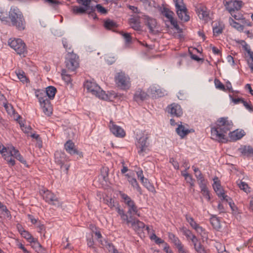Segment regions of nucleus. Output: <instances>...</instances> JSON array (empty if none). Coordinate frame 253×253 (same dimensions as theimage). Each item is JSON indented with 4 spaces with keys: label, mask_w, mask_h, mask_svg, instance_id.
<instances>
[{
    "label": "nucleus",
    "mask_w": 253,
    "mask_h": 253,
    "mask_svg": "<svg viewBox=\"0 0 253 253\" xmlns=\"http://www.w3.org/2000/svg\"><path fill=\"white\" fill-rule=\"evenodd\" d=\"M232 17L234 18L235 20H242L243 18V15L241 14H240L238 11L230 13Z\"/></svg>",
    "instance_id": "4d7b16f0"
},
{
    "label": "nucleus",
    "mask_w": 253,
    "mask_h": 253,
    "mask_svg": "<svg viewBox=\"0 0 253 253\" xmlns=\"http://www.w3.org/2000/svg\"><path fill=\"white\" fill-rule=\"evenodd\" d=\"M116 84L118 87L123 90H127L131 86L130 78L125 73H118L115 77Z\"/></svg>",
    "instance_id": "423d86ee"
},
{
    "label": "nucleus",
    "mask_w": 253,
    "mask_h": 253,
    "mask_svg": "<svg viewBox=\"0 0 253 253\" xmlns=\"http://www.w3.org/2000/svg\"><path fill=\"white\" fill-rule=\"evenodd\" d=\"M241 154L247 157H253V148L251 146H243L239 149Z\"/></svg>",
    "instance_id": "5701e85b"
},
{
    "label": "nucleus",
    "mask_w": 253,
    "mask_h": 253,
    "mask_svg": "<svg viewBox=\"0 0 253 253\" xmlns=\"http://www.w3.org/2000/svg\"><path fill=\"white\" fill-rule=\"evenodd\" d=\"M79 4H81L82 6L85 7L89 8L91 5H90L91 0H76Z\"/></svg>",
    "instance_id": "3c124183"
},
{
    "label": "nucleus",
    "mask_w": 253,
    "mask_h": 253,
    "mask_svg": "<svg viewBox=\"0 0 253 253\" xmlns=\"http://www.w3.org/2000/svg\"><path fill=\"white\" fill-rule=\"evenodd\" d=\"M177 249L178 253H189L188 251L184 249L183 245L178 247Z\"/></svg>",
    "instance_id": "774afa93"
},
{
    "label": "nucleus",
    "mask_w": 253,
    "mask_h": 253,
    "mask_svg": "<svg viewBox=\"0 0 253 253\" xmlns=\"http://www.w3.org/2000/svg\"><path fill=\"white\" fill-rule=\"evenodd\" d=\"M219 198H220L222 201H225L228 203L231 208L233 209L232 206L234 205V204L232 202V199L227 195H225L224 192L223 193V194L222 195V196H219Z\"/></svg>",
    "instance_id": "79ce46f5"
},
{
    "label": "nucleus",
    "mask_w": 253,
    "mask_h": 253,
    "mask_svg": "<svg viewBox=\"0 0 253 253\" xmlns=\"http://www.w3.org/2000/svg\"><path fill=\"white\" fill-rule=\"evenodd\" d=\"M8 45L18 54L25 53L27 51V48L25 43L20 39H9L8 41Z\"/></svg>",
    "instance_id": "6e6552de"
},
{
    "label": "nucleus",
    "mask_w": 253,
    "mask_h": 253,
    "mask_svg": "<svg viewBox=\"0 0 253 253\" xmlns=\"http://www.w3.org/2000/svg\"><path fill=\"white\" fill-rule=\"evenodd\" d=\"M185 218L186 221L190 224V226L194 229L196 226H197L198 224L196 223V222L194 220V218L191 216L186 214L185 215Z\"/></svg>",
    "instance_id": "37998d69"
},
{
    "label": "nucleus",
    "mask_w": 253,
    "mask_h": 253,
    "mask_svg": "<svg viewBox=\"0 0 253 253\" xmlns=\"http://www.w3.org/2000/svg\"><path fill=\"white\" fill-rule=\"evenodd\" d=\"M194 229L197 231V233L200 234L202 237H204L206 235V232L205 229H204L202 226L199 224L194 228Z\"/></svg>",
    "instance_id": "8fccbe9b"
},
{
    "label": "nucleus",
    "mask_w": 253,
    "mask_h": 253,
    "mask_svg": "<svg viewBox=\"0 0 253 253\" xmlns=\"http://www.w3.org/2000/svg\"><path fill=\"white\" fill-rule=\"evenodd\" d=\"M120 195L121 198L123 200L124 202L127 206L130 205L134 202V201L132 200L127 194L120 192Z\"/></svg>",
    "instance_id": "e433bc0d"
},
{
    "label": "nucleus",
    "mask_w": 253,
    "mask_h": 253,
    "mask_svg": "<svg viewBox=\"0 0 253 253\" xmlns=\"http://www.w3.org/2000/svg\"><path fill=\"white\" fill-rule=\"evenodd\" d=\"M168 237L176 248L183 245L179 238L174 234L169 232Z\"/></svg>",
    "instance_id": "7c9ffc66"
},
{
    "label": "nucleus",
    "mask_w": 253,
    "mask_h": 253,
    "mask_svg": "<svg viewBox=\"0 0 253 253\" xmlns=\"http://www.w3.org/2000/svg\"><path fill=\"white\" fill-rule=\"evenodd\" d=\"M168 112L172 117H179L182 114V110L181 106L176 103H172L167 107Z\"/></svg>",
    "instance_id": "4468645a"
},
{
    "label": "nucleus",
    "mask_w": 253,
    "mask_h": 253,
    "mask_svg": "<svg viewBox=\"0 0 253 253\" xmlns=\"http://www.w3.org/2000/svg\"><path fill=\"white\" fill-rule=\"evenodd\" d=\"M100 244L105 247L109 252L113 251L114 249H115L114 246L112 243L109 242L107 240L104 239V240H100L99 241Z\"/></svg>",
    "instance_id": "58836bf2"
},
{
    "label": "nucleus",
    "mask_w": 253,
    "mask_h": 253,
    "mask_svg": "<svg viewBox=\"0 0 253 253\" xmlns=\"http://www.w3.org/2000/svg\"><path fill=\"white\" fill-rule=\"evenodd\" d=\"M56 91V88L53 86H48L46 88V90L45 91L46 95L49 100L53 99L54 98Z\"/></svg>",
    "instance_id": "c756f323"
},
{
    "label": "nucleus",
    "mask_w": 253,
    "mask_h": 253,
    "mask_svg": "<svg viewBox=\"0 0 253 253\" xmlns=\"http://www.w3.org/2000/svg\"><path fill=\"white\" fill-rule=\"evenodd\" d=\"M127 207H128V209L127 213L130 216L131 215L133 212H136L137 207L136 206L135 202L130 205L127 206Z\"/></svg>",
    "instance_id": "a18cd8bd"
},
{
    "label": "nucleus",
    "mask_w": 253,
    "mask_h": 253,
    "mask_svg": "<svg viewBox=\"0 0 253 253\" xmlns=\"http://www.w3.org/2000/svg\"><path fill=\"white\" fill-rule=\"evenodd\" d=\"M21 235L23 238L26 239L29 242H30V240H34V238L28 231H23V233H21Z\"/></svg>",
    "instance_id": "de8ad7c7"
},
{
    "label": "nucleus",
    "mask_w": 253,
    "mask_h": 253,
    "mask_svg": "<svg viewBox=\"0 0 253 253\" xmlns=\"http://www.w3.org/2000/svg\"><path fill=\"white\" fill-rule=\"evenodd\" d=\"M123 37L125 41V42L126 44H129L131 43V37L130 35L128 33H124L123 35Z\"/></svg>",
    "instance_id": "bf43d9fd"
},
{
    "label": "nucleus",
    "mask_w": 253,
    "mask_h": 253,
    "mask_svg": "<svg viewBox=\"0 0 253 253\" xmlns=\"http://www.w3.org/2000/svg\"><path fill=\"white\" fill-rule=\"evenodd\" d=\"M148 138V137L146 136H142L138 139L136 146L139 155H144V153L145 152L149 144L147 142Z\"/></svg>",
    "instance_id": "9b49d317"
},
{
    "label": "nucleus",
    "mask_w": 253,
    "mask_h": 253,
    "mask_svg": "<svg viewBox=\"0 0 253 253\" xmlns=\"http://www.w3.org/2000/svg\"><path fill=\"white\" fill-rule=\"evenodd\" d=\"M45 103L41 104L45 115L49 116L52 114V108L50 100H46Z\"/></svg>",
    "instance_id": "cd10ccee"
},
{
    "label": "nucleus",
    "mask_w": 253,
    "mask_h": 253,
    "mask_svg": "<svg viewBox=\"0 0 253 253\" xmlns=\"http://www.w3.org/2000/svg\"><path fill=\"white\" fill-rule=\"evenodd\" d=\"M1 209V211L5 212V215L7 216L8 218H11V215L10 213V212L9 211V210L7 209V207L3 205V204L1 205V207L0 208Z\"/></svg>",
    "instance_id": "052dcab7"
},
{
    "label": "nucleus",
    "mask_w": 253,
    "mask_h": 253,
    "mask_svg": "<svg viewBox=\"0 0 253 253\" xmlns=\"http://www.w3.org/2000/svg\"><path fill=\"white\" fill-rule=\"evenodd\" d=\"M55 162L62 167L64 164L68 161V158L64 152L57 151L54 154Z\"/></svg>",
    "instance_id": "f3484780"
},
{
    "label": "nucleus",
    "mask_w": 253,
    "mask_h": 253,
    "mask_svg": "<svg viewBox=\"0 0 253 253\" xmlns=\"http://www.w3.org/2000/svg\"><path fill=\"white\" fill-rule=\"evenodd\" d=\"M210 222L213 228L217 230H219L221 227L220 220L216 215H211L210 218Z\"/></svg>",
    "instance_id": "c85d7f7f"
},
{
    "label": "nucleus",
    "mask_w": 253,
    "mask_h": 253,
    "mask_svg": "<svg viewBox=\"0 0 253 253\" xmlns=\"http://www.w3.org/2000/svg\"><path fill=\"white\" fill-rule=\"evenodd\" d=\"M180 231L182 232L183 234L185 235L187 239H190L191 238H192V236H194L195 235L193 234L192 232L187 229L185 227H182L180 229Z\"/></svg>",
    "instance_id": "c03bdc74"
},
{
    "label": "nucleus",
    "mask_w": 253,
    "mask_h": 253,
    "mask_svg": "<svg viewBox=\"0 0 253 253\" xmlns=\"http://www.w3.org/2000/svg\"><path fill=\"white\" fill-rule=\"evenodd\" d=\"M88 8L84 6L74 5L71 7V11L75 15L86 14Z\"/></svg>",
    "instance_id": "b1692460"
},
{
    "label": "nucleus",
    "mask_w": 253,
    "mask_h": 253,
    "mask_svg": "<svg viewBox=\"0 0 253 253\" xmlns=\"http://www.w3.org/2000/svg\"><path fill=\"white\" fill-rule=\"evenodd\" d=\"M214 84L216 88L222 91L226 90L225 85L218 79H215L214 80Z\"/></svg>",
    "instance_id": "49530a36"
},
{
    "label": "nucleus",
    "mask_w": 253,
    "mask_h": 253,
    "mask_svg": "<svg viewBox=\"0 0 253 253\" xmlns=\"http://www.w3.org/2000/svg\"><path fill=\"white\" fill-rule=\"evenodd\" d=\"M233 123L228 118L222 117L217 121L216 126L211 128L212 138L219 142L226 140V135L230 132L233 126Z\"/></svg>",
    "instance_id": "f257e3e1"
},
{
    "label": "nucleus",
    "mask_w": 253,
    "mask_h": 253,
    "mask_svg": "<svg viewBox=\"0 0 253 253\" xmlns=\"http://www.w3.org/2000/svg\"><path fill=\"white\" fill-rule=\"evenodd\" d=\"M141 18L143 19L145 25L148 28L149 33L151 34L153 33L154 29L157 26L156 20L145 15H142Z\"/></svg>",
    "instance_id": "dca6fc26"
},
{
    "label": "nucleus",
    "mask_w": 253,
    "mask_h": 253,
    "mask_svg": "<svg viewBox=\"0 0 253 253\" xmlns=\"http://www.w3.org/2000/svg\"><path fill=\"white\" fill-rule=\"evenodd\" d=\"M229 22L230 23V25L236 28L238 31H243L244 30V25H241L237 22L235 21L233 19L230 18Z\"/></svg>",
    "instance_id": "a19ab883"
},
{
    "label": "nucleus",
    "mask_w": 253,
    "mask_h": 253,
    "mask_svg": "<svg viewBox=\"0 0 253 253\" xmlns=\"http://www.w3.org/2000/svg\"><path fill=\"white\" fill-rule=\"evenodd\" d=\"M30 243H33V247L36 251L39 248H41V244L38 242V239L34 238V240H30Z\"/></svg>",
    "instance_id": "13d9d810"
},
{
    "label": "nucleus",
    "mask_w": 253,
    "mask_h": 253,
    "mask_svg": "<svg viewBox=\"0 0 253 253\" xmlns=\"http://www.w3.org/2000/svg\"><path fill=\"white\" fill-rule=\"evenodd\" d=\"M40 194L42 196L44 201L51 205H58L59 200L54 193L48 190L42 189L40 191Z\"/></svg>",
    "instance_id": "1a4fd4ad"
},
{
    "label": "nucleus",
    "mask_w": 253,
    "mask_h": 253,
    "mask_svg": "<svg viewBox=\"0 0 253 253\" xmlns=\"http://www.w3.org/2000/svg\"><path fill=\"white\" fill-rule=\"evenodd\" d=\"M61 76L62 79L66 82H69L71 80V77L69 75L67 74V71L66 69H63L62 70Z\"/></svg>",
    "instance_id": "864d4df0"
},
{
    "label": "nucleus",
    "mask_w": 253,
    "mask_h": 253,
    "mask_svg": "<svg viewBox=\"0 0 253 253\" xmlns=\"http://www.w3.org/2000/svg\"><path fill=\"white\" fill-rule=\"evenodd\" d=\"M243 2L241 0H230L226 1L225 5L226 8L230 13L238 11L242 6Z\"/></svg>",
    "instance_id": "2eb2a0df"
},
{
    "label": "nucleus",
    "mask_w": 253,
    "mask_h": 253,
    "mask_svg": "<svg viewBox=\"0 0 253 253\" xmlns=\"http://www.w3.org/2000/svg\"><path fill=\"white\" fill-rule=\"evenodd\" d=\"M224 26L222 23L220 22L215 23L213 27V33L215 36H217L223 32Z\"/></svg>",
    "instance_id": "473e14b6"
},
{
    "label": "nucleus",
    "mask_w": 253,
    "mask_h": 253,
    "mask_svg": "<svg viewBox=\"0 0 253 253\" xmlns=\"http://www.w3.org/2000/svg\"><path fill=\"white\" fill-rule=\"evenodd\" d=\"M110 130L116 136L119 137H124L126 135V133L124 130L121 127L115 124H112V126H110Z\"/></svg>",
    "instance_id": "412c9836"
},
{
    "label": "nucleus",
    "mask_w": 253,
    "mask_h": 253,
    "mask_svg": "<svg viewBox=\"0 0 253 253\" xmlns=\"http://www.w3.org/2000/svg\"><path fill=\"white\" fill-rule=\"evenodd\" d=\"M213 184L212 185L213 188L215 192H216V194L217 195L218 197H219L220 196H222V195L223 194V193L224 192V190L222 188L220 181L218 180V177H215L213 178Z\"/></svg>",
    "instance_id": "4be33fe9"
},
{
    "label": "nucleus",
    "mask_w": 253,
    "mask_h": 253,
    "mask_svg": "<svg viewBox=\"0 0 253 253\" xmlns=\"http://www.w3.org/2000/svg\"><path fill=\"white\" fill-rule=\"evenodd\" d=\"M150 90L151 91V93L154 95L156 97L157 95V97H161L164 95V92L158 86H151L150 87Z\"/></svg>",
    "instance_id": "c9c22d12"
},
{
    "label": "nucleus",
    "mask_w": 253,
    "mask_h": 253,
    "mask_svg": "<svg viewBox=\"0 0 253 253\" xmlns=\"http://www.w3.org/2000/svg\"><path fill=\"white\" fill-rule=\"evenodd\" d=\"M64 148L66 151L71 155L77 154L79 155L80 158L83 157V153L79 152L77 150L75 143L71 140H68L65 143Z\"/></svg>",
    "instance_id": "f8f14e48"
},
{
    "label": "nucleus",
    "mask_w": 253,
    "mask_h": 253,
    "mask_svg": "<svg viewBox=\"0 0 253 253\" xmlns=\"http://www.w3.org/2000/svg\"><path fill=\"white\" fill-rule=\"evenodd\" d=\"M143 186L146 187L149 191L152 193H156V190L154 186L149 182L147 178H145L144 180L141 182Z\"/></svg>",
    "instance_id": "4c0bfd02"
},
{
    "label": "nucleus",
    "mask_w": 253,
    "mask_h": 253,
    "mask_svg": "<svg viewBox=\"0 0 253 253\" xmlns=\"http://www.w3.org/2000/svg\"><path fill=\"white\" fill-rule=\"evenodd\" d=\"M36 96L38 98L39 101L41 104L45 103L46 102V100H49L46 95L45 91L43 90H38L36 91Z\"/></svg>",
    "instance_id": "bb28decb"
},
{
    "label": "nucleus",
    "mask_w": 253,
    "mask_h": 253,
    "mask_svg": "<svg viewBox=\"0 0 253 253\" xmlns=\"http://www.w3.org/2000/svg\"><path fill=\"white\" fill-rule=\"evenodd\" d=\"M105 203L111 208L116 206L114 200L111 198H108L104 200Z\"/></svg>",
    "instance_id": "6e6d98bb"
},
{
    "label": "nucleus",
    "mask_w": 253,
    "mask_h": 253,
    "mask_svg": "<svg viewBox=\"0 0 253 253\" xmlns=\"http://www.w3.org/2000/svg\"><path fill=\"white\" fill-rule=\"evenodd\" d=\"M140 16H133L128 20V23L131 27L136 31H140L141 30Z\"/></svg>",
    "instance_id": "6ab92c4d"
},
{
    "label": "nucleus",
    "mask_w": 253,
    "mask_h": 253,
    "mask_svg": "<svg viewBox=\"0 0 253 253\" xmlns=\"http://www.w3.org/2000/svg\"><path fill=\"white\" fill-rule=\"evenodd\" d=\"M176 131L181 138H183L191 132L190 130L186 129L182 125L178 126V127L176 129Z\"/></svg>",
    "instance_id": "2f4dec72"
},
{
    "label": "nucleus",
    "mask_w": 253,
    "mask_h": 253,
    "mask_svg": "<svg viewBox=\"0 0 253 253\" xmlns=\"http://www.w3.org/2000/svg\"><path fill=\"white\" fill-rule=\"evenodd\" d=\"M46 2L48 3L50 5L55 6L61 4V2L57 0H44Z\"/></svg>",
    "instance_id": "e2e57ef3"
},
{
    "label": "nucleus",
    "mask_w": 253,
    "mask_h": 253,
    "mask_svg": "<svg viewBox=\"0 0 253 253\" xmlns=\"http://www.w3.org/2000/svg\"><path fill=\"white\" fill-rule=\"evenodd\" d=\"M239 187L246 192L249 191L248 185L245 182L240 181L238 184Z\"/></svg>",
    "instance_id": "603ef678"
},
{
    "label": "nucleus",
    "mask_w": 253,
    "mask_h": 253,
    "mask_svg": "<svg viewBox=\"0 0 253 253\" xmlns=\"http://www.w3.org/2000/svg\"><path fill=\"white\" fill-rule=\"evenodd\" d=\"M201 192L203 196L205 197L207 199L208 201H210L211 197L210 195V192L208 189L207 187L201 189Z\"/></svg>",
    "instance_id": "09e8293b"
},
{
    "label": "nucleus",
    "mask_w": 253,
    "mask_h": 253,
    "mask_svg": "<svg viewBox=\"0 0 253 253\" xmlns=\"http://www.w3.org/2000/svg\"><path fill=\"white\" fill-rule=\"evenodd\" d=\"M162 14L169 20L170 24L174 27L175 29L176 30H178L179 29L177 21L173 18L174 13L173 11L170 10L167 7H164L162 10Z\"/></svg>",
    "instance_id": "ddd939ff"
},
{
    "label": "nucleus",
    "mask_w": 253,
    "mask_h": 253,
    "mask_svg": "<svg viewBox=\"0 0 253 253\" xmlns=\"http://www.w3.org/2000/svg\"><path fill=\"white\" fill-rule=\"evenodd\" d=\"M196 13L199 18L202 19L205 22H208L210 20V10L204 5H200L196 8Z\"/></svg>",
    "instance_id": "9d476101"
},
{
    "label": "nucleus",
    "mask_w": 253,
    "mask_h": 253,
    "mask_svg": "<svg viewBox=\"0 0 253 253\" xmlns=\"http://www.w3.org/2000/svg\"><path fill=\"white\" fill-rule=\"evenodd\" d=\"M195 250L198 253H206L204 247L200 242L199 243L198 246Z\"/></svg>",
    "instance_id": "0e129e2a"
},
{
    "label": "nucleus",
    "mask_w": 253,
    "mask_h": 253,
    "mask_svg": "<svg viewBox=\"0 0 253 253\" xmlns=\"http://www.w3.org/2000/svg\"><path fill=\"white\" fill-rule=\"evenodd\" d=\"M116 209L123 221L126 222L127 225L130 224L131 227L135 231H140L145 227V225L143 222L135 217H133L132 215L128 217V215L125 212L123 209L120 208L118 204H117V207Z\"/></svg>",
    "instance_id": "7ed1b4c3"
},
{
    "label": "nucleus",
    "mask_w": 253,
    "mask_h": 253,
    "mask_svg": "<svg viewBox=\"0 0 253 253\" xmlns=\"http://www.w3.org/2000/svg\"><path fill=\"white\" fill-rule=\"evenodd\" d=\"M187 183H188L190 185V187L192 188L193 187H194L195 186V179L194 178H193L192 175H191L190 176H189V177L188 178V179H185Z\"/></svg>",
    "instance_id": "69168bd1"
},
{
    "label": "nucleus",
    "mask_w": 253,
    "mask_h": 253,
    "mask_svg": "<svg viewBox=\"0 0 253 253\" xmlns=\"http://www.w3.org/2000/svg\"><path fill=\"white\" fill-rule=\"evenodd\" d=\"M147 97L148 94L145 91L142 90H138L134 94L133 99L134 101L138 102L140 101H142L146 99Z\"/></svg>",
    "instance_id": "393cba45"
},
{
    "label": "nucleus",
    "mask_w": 253,
    "mask_h": 253,
    "mask_svg": "<svg viewBox=\"0 0 253 253\" xmlns=\"http://www.w3.org/2000/svg\"><path fill=\"white\" fill-rule=\"evenodd\" d=\"M246 134L245 132L243 129H236L233 131H230L228 133L229 137L232 141H236L240 139Z\"/></svg>",
    "instance_id": "aec40b11"
},
{
    "label": "nucleus",
    "mask_w": 253,
    "mask_h": 253,
    "mask_svg": "<svg viewBox=\"0 0 253 253\" xmlns=\"http://www.w3.org/2000/svg\"><path fill=\"white\" fill-rule=\"evenodd\" d=\"M94 7L95 9H96L97 11L101 14H105L107 13V10L100 4H97Z\"/></svg>",
    "instance_id": "5fc2aeb1"
},
{
    "label": "nucleus",
    "mask_w": 253,
    "mask_h": 253,
    "mask_svg": "<svg viewBox=\"0 0 253 253\" xmlns=\"http://www.w3.org/2000/svg\"><path fill=\"white\" fill-rule=\"evenodd\" d=\"M15 73L20 80V81L23 83H27L29 81L28 79L26 76L25 72L21 70H17L15 71Z\"/></svg>",
    "instance_id": "f704fd0d"
},
{
    "label": "nucleus",
    "mask_w": 253,
    "mask_h": 253,
    "mask_svg": "<svg viewBox=\"0 0 253 253\" xmlns=\"http://www.w3.org/2000/svg\"><path fill=\"white\" fill-rule=\"evenodd\" d=\"M95 7L94 6H91L87 9L86 14H87L89 17H92L93 19H98L96 14L95 12Z\"/></svg>",
    "instance_id": "ea45409f"
},
{
    "label": "nucleus",
    "mask_w": 253,
    "mask_h": 253,
    "mask_svg": "<svg viewBox=\"0 0 253 253\" xmlns=\"http://www.w3.org/2000/svg\"><path fill=\"white\" fill-rule=\"evenodd\" d=\"M174 2L178 18L183 22L188 21L190 16L187 14V9L183 0H174Z\"/></svg>",
    "instance_id": "0eeeda50"
},
{
    "label": "nucleus",
    "mask_w": 253,
    "mask_h": 253,
    "mask_svg": "<svg viewBox=\"0 0 253 253\" xmlns=\"http://www.w3.org/2000/svg\"><path fill=\"white\" fill-rule=\"evenodd\" d=\"M84 86L88 92H90L93 95L99 98L105 99L108 97L105 92L102 90L100 86L94 82L87 81L84 83Z\"/></svg>",
    "instance_id": "39448f33"
},
{
    "label": "nucleus",
    "mask_w": 253,
    "mask_h": 253,
    "mask_svg": "<svg viewBox=\"0 0 253 253\" xmlns=\"http://www.w3.org/2000/svg\"><path fill=\"white\" fill-rule=\"evenodd\" d=\"M169 163H171L175 169H179V163L174 158H171L169 159Z\"/></svg>",
    "instance_id": "680f3d73"
},
{
    "label": "nucleus",
    "mask_w": 253,
    "mask_h": 253,
    "mask_svg": "<svg viewBox=\"0 0 253 253\" xmlns=\"http://www.w3.org/2000/svg\"><path fill=\"white\" fill-rule=\"evenodd\" d=\"M9 18L12 26L19 31H23L26 28V22L22 12L17 7H11L9 11Z\"/></svg>",
    "instance_id": "f03ea898"
},
{
    "label": "nucleus",
    "mask_w": 253,
    "mask_h": 253,
    "mask_svg": "<svg viewBox=\"0 0 253 253\" xmlns=\"http://www.w3.org/2000/svg\"><path fill=\"white\" fill-rule=\"evenodd\" d=\"M136 174H137V177L138 179H140L141 182L142 181H143L144 180V179L145 178L144 177V175H143V171L142 169H140L138 171H137L136 172Z\"/></svg>",
    "instance_id": "338daca9"
},
{
    "label": "nucleus",
    "mask_w": 253,
    "mask_h": 253,
    "mask_svg": "<svg viewBox=\"0 0 253 253\" xmlns=\"http://www.w3.org/2000/svg\"><path fill=\"white\" fill-rule=\"evenodd\" d=\"M127 177H128V181L130 184L133 187V188L136 189L137 191L139 193L140 195L142 194V190L139 185L138 183L137 182L136 178L131 177L128 174L126 175Z\"/></svg>",
    "instance_id": "a878e982"
},
{
    "label": "nucleus",
    "mask_w": 253,
    "mask_h": 253,
    "mask_svg": "<svg viewBox=\"0 0 253 253\" xmlns=\"http://www.w3.org/2000/svg\"><path fill=\"white\" fill-rule=\"evenodd\" d=\"M65 63L68 71H75L79 67V57L73 51H68Z\"/></svg>",
    "instance_id": "20e7f679"
},
{
    "label": "nucleus",
    "mask_w": 253,
    "mask_h": 253,
    "mask_svg": "<svg viewBox=\"0 0 253 253\" xmlns=\"http://www.w3.org/2000/svg\"><path fill=\"white\" fill-rule=\"evenodd\" d=\"M192 169L195 173L199 172V174H196V177L198 181V183L200 188L202 189L207 187V181L205 179L199 168L195 167L194 166H193Z\"/></svg>",
    "instance_id": "a211bd4d"
},
{
    "label": "nucleus",
    "mask_w": 253,
    "mask_h": 253,
    "mask_svg": "<svg viewBox=\"0 0 253 253\" xmlns=\"http://www.w3.org/2000/svg\"><path fill=\"white\" fill-rule=\"evenodd\" d=\"M104 26L107 30H112L117 28L118 25L114 21L108 19L104 21Z\"/></svg>",
    "instance_id": "72a5a7b5"
}]
</instances>
